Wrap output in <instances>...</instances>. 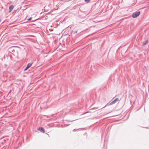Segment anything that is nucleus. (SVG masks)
Returning <instances> with one entry per match:
<instances>
[{"label": "nucleus", "instance_id": "1", "mask_svg": "<svg viewBox=\"0 0 149 149\" xmlns=\"http://www.w3.org/2000/svg\"><path fill=\"white\" fill-rule=\"evenodd\" d=\"M140 11L136 12L132 15V17L133 18L136 17L140 15Z\"/></svg>", "mask_w": 149, "mask_h": 149}, {"label": "nucleus", "instance_id": "3", "mask_svg": "<svg viewBox=\"0 0 149 149\" xmlns=\"http://www.w3.org/2000/svg\"><path fill=\"white\" fill-rule=\"evenodd\" d=\"M38 130L40 131V132H42L43 133L45 132V130L42 127H40L38 129Z\"/></svg>", "mask_w": 149, "mask_h": 149}, {"label": "nucleus", "instance_id": "5", "mask_svg": "<svg viewBox=\"0 0 149 149\" xmlns=\"http://www.w3.org/2000/svg\"><path fill=\"white\" fill-rule=\"evenodd\" d=\"M32 64V63H28L26 67H27V68L28 69L29 68H30Z\"/></svg>", "mask_w": 149, "mask_h": 149}, {"label": "nucleus", "instance_id": "7", "mask_svg": "<svg viewBox=\"0 0 149 149\" xmlns=\"http://www.w3.org/2000/svg\"><path fill=\"white\" fill-rule=\"evenodd\" d=\"M90 0H84L87 3L89 2Z\"/></svg>", "mask_w": 149, "mask_h": 149}, {"label": "nucleus", "instance_id": "4", "mask_svg": "<svg viewBox=\"0 0 149 149\" xmlns=\"http://www.w3.org/2000/svg\"><path fill=\"white\" fill-rule=\"evenodd\" d=\"M13 8L14 6L13 5H11L9 7V12H10L13 9Z\"/></svg>", "mask_w": 149, "mask_h": 149}, {"label": "nucleus", "instance_id": "9", "mask_svg": "<svg viewBox=\"0 0 149 149\" xmlns=\"http://www.w3.org/2000/svg\"><path fill=\"white\" fill-rule=\"evenodd\" d=\"M28 68H27V67H26V68L24 69V70L25 71V70H27Z\"/></svg>", "mask_w": 149, "mask_h": 149}, {"label": "nucleus", "instance_id": "6", "mask_svg": "<svg viewBox=\"0 0 149 149\" xmlns=\"http://www.w3.org/2000/svg\"><path fill=\"white\" fill-rule=\"evenodd\" d=\"M148 42V41L147 40H146L144 42H143L142 45H146V44H147Z\"/></svg>", "mask_w": 149, "mask_h": 149}, {"label": "nucleus", "instance_id": "8", "mask_svg": "<svg viewBox=\"0 0 149 149\" xmlns=\"http://www.w3.org/2000/svg\"><path fill=\"white\" fill-rule=\"evenodd\" d=\"M31 19V18L30 17L29 18L27 19L28 21H29Z\"/></svg>", "mask_w": 149, "mask_h": 149}, {"label": "nucleus", "instance_id": "10", "mask_svg": "<svg viewBox=\"0 0 149 149\" xmlns=\"http://www.w3.org/2000/svg\"><path fill=\"white\" fill-rule=\"evenodd\" d=\"M77 31H75V33H77Z\"/></svg>", "mask_w": 149, "mask_h": 149}, {"label": "nucleus", "instance_id": "2", "mask_svg": "<svg viewBox=\"0 0 149 149\" xmlns=\"http://www.w3.org/2000/svg\"><path fill=\"white\" fill-rule=\"evenodd\" d=\"M119 101V99L118 98H116L114 99L113 101H112L111 103H110L109 105H111L112 104H115L116 102Z\"/></svg>", "mask_w": 149, "mask_h": 149}]
</instances>
